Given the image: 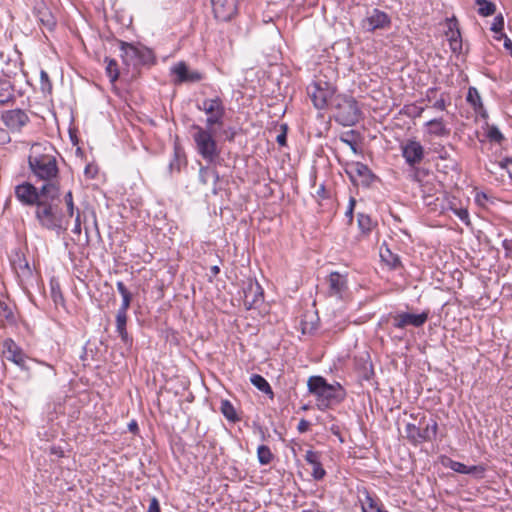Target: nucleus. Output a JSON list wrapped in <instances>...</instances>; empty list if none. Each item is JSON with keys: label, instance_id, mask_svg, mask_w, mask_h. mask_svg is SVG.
<instances>
[{"label": "nucleus", "instance_id": "f257e3e1", "mask_svg": "<svg viewBox=\"0 0 512 512\" xmlns=\"http://www.w3.org/2000/svg\"><path fill=\"white\" fill-rule=\"evenodd\" d=\"M60 198V185L53 183L35 207V219L46 230L54 231L58 235L68 229V217L62 211Z\"/></svg>", "mask_w": 512, "mask_h": 512}, {"label": "nucleus", "instance_id": "f03ea898", "mask_svg": "<svg viewBox=\"0 0 512 512\" xmlns=\"http://www.w3.org/2000/svg\"><path fill=\"white\" fill-rule=\"evenodd\" d=\"M56 150L49 143H35L30 149L28 164L32 174L45 183H59Z\"/></svg>", "mask_w": 512, "mask_h": 512}, {"label": "nucleus", "instance_id": "7ed1b4c3", "mask_svg": "<svg viewBox=\"0 0 512 512\" xmlns=\"http://www.w3.org/2000/svg\"><path fill=\"white\" fill-rule=\"evenodd\" d=\"M411 418L412 422H407L403 431V437L411 444L418 445L436 438L438 425L431 414H411Z\"/></svg>", "mask_w": 512, "mask_h": 512}, {"label": "nucleus", "instance_id": "20e7f679", "mask_svg": "<svg viewBox=\"0 0 512 512\" xmlns=\"http://www.w3.org/2000/svg\"><path fill=\"white\" fill-rule=\"evenodd\" d=\"M308 391L316 397L317 406L326 409L342 401L344 393L339 384H329L322 376H311L307 381Z\"/></svg>", "mask_w": 512, "mask_h": 512}, {"label": "nucleus", "instance_id": "39448f33", "mask_svg": "<svg viewBox=\"0 0 512 512\" xmlns=\"http://www.w3.org/2000/svg\"><path fill=\"white\" fill-rule=\"evenodd\" d=\"M191 130L197 153L207 162L213 163L220 156V149L215 140V130L193 124Z\"/></svg>", "mask_w": 512, "mask_h": 512}, {"label": "nucleus", "instance_id": "423d86ee", "mask_svg": "<svg viewBox=\"0 0 512 512\" xmlns=\"http://www.w3.org/2000/svg\"><path fill=\"white\" fill-rule=\"evenodd\" d=\"M361 118L357 101L352 97H341L336 105L335 119L343 126H353Z\"/></svg>", "mask_w": 512, "mask_h": 512}, {"label": "nucleus", "instance_id": "0eeeda50", "mask_svg": "<svg viewBox=\"0 0 512 512\" xmlns=\"http://www.w3.org/2000/svg\"><path fill=\"white\" fill-rule=\"evenodd\" d=\"M53 183H44L41 188H36L29 182H24L15 187V197L25 206H35L46 195Z\"/></svg>", "mask_w": 512, "mask_h": 512}, {"label": "nucleus", "instance_id": "6e6552de", "mask_svg": "<svg viewBox=\"0 0 512 512\" xmlns=\"http://www.w3.org/2000/svg\"><path fill=\"white\" fill-rule=\"evenodd\" d=\"M198 109L207 115L205 127L214 129V126L221 127L223 125L226 110L220 97L203 100Z\"/></svg>", "mask_w": 512, "mask_h": 512}, {"label": "nucleus", "instance_id": "1a4fd4ad", "mask_svg": "<svg viewBox=\"0 0 512 512\" xmlns=\"http://www.w3.org/2000/svg\"><path fill=\"white\" fill-rule=\"evenodd\" d=\"M307 92L314 106L317 109H323L334 95L335 87L325 80L318 79L308 86Z\"/></svg>", "mask_w": 512, "mask_h": 512}, {"label": "nucleus", "instance_id": "9d476101", "mask_svg": "<svg viewBox=\"0 0 512 512\" xmlns=\"http://www.w3.org/2000/svg\"><path fill=\"white\" fill-rule=\"evenodd\" d=\"M121 57L127 66H139L151 60V51L147 48H138L132 44L120 41Z\"/></svg>", "mask_w": 512, "mask_h": 512}, {"label": "nucleus", "instance_id": "9b49d317", "mask_svg": "<svg viewBox=\"0 0 512 512\" xmlns=\"http://www.w3.org/2000/svg\"><path fill=\"white\" fill-rule=\"evenodd\" d=\"M429 313L422 312L420 314H412L403 312L392 317L393 326L398 329H404L407 326L421 327L428 320Z\"/></svg>", "mask_w": 512, "mask_h": 512}, {"label": "nucleus", "instance_id": "f8f14e48", "mask_svg": "<svg viewBox=\"0 0 512 512\" xmlns=\"http://www.w3.org/2000/svg\"><path fill=\"white\" fill-rule=\"evenodd\" d=\"M171 72L175 75L174 82L181 83H196L203 79V74L196 70H190L187 64L183 61L177 63L171 68Z\"/></svg>", "mask_w": 512, "mask_h": 512}, {"label": "nucleus", "instance_id": "ddd939ff", "mask_svg": "<svg viewBox=\"0 0 512 512\" xmlns=\"http://www.w3.org/2000/svg\"><path fill=\"white\" fill-rule=\"evenodd\" d=\"M402 155L410 166L419 164L424 157V148L416 140H407L402 144Z\"/></svg>", "mask_w": 512, "mask_h": 512}, {"label": "nucleus", "instance_id": "4468645a", "mask_svg": "<svg viewBox=\"0 0 512 512\" xmlns=\"http://www.w3.org/2000/svg\"><path fill=\"white\" fill-rule=\"evenodd\" d=\"M263 301V290L257 282L249 281L243 289V303L246 309L255 308Z\"/></svg>", "mask_w": 512, "mask_h": 512}, {"label": "nucleus", "instance_id": "2eb2a0df", "mask_svg": "<svg viewBox=\"0 0 512 512\" xmlns=\"http://www.w3.org/2000/svg\"><path fill=\"white\" fill-rule=\"evenodd\" d=\"M2 120L11 131L18 132L29 122V117L23 110L14 109L4 112Z\"/></svg>", "mask_w": 512, "mask_h": 512}, {"label": "nucleus", "instance_id": "dca6fc26", "mask_svg": "<svg viewBox=\"0 0 512 512\" xmlns=\"http://www.w3.org/2000/svg\"><path fill=\"white\" fill-rule=\"evenodd\" d=\"M213 12L221 21L230 20L237 10V0H211Z\"/></svg>", "mask_w": 512, "mask_h": 512}, {"label": "nucleus", "instance_id": "f3484780", "mask_svg": "<svg viewBox=\"0 0 512 512\" xmlns=\"http://www.w3.org/2000/svg\"><path fill=\"white\" fill-rule=\"evenodd\" d=\"M64 203L66 206V216L68 217V223L70 219L74 217V227L72 232L76 235H80L82 228L81 213L78 208H75L72 191H68L64 195Z\"/></svg>", "mask_w": 512, "mask_h": 512}, {"label": "nucleus", "instance_id": "a211bd4d", "mask_svg": "<svg viewBox=\"0 0 512 512\" xmlns=\"http://www.w3.org/2000/svg\"><path fill=\"white\" fill-rule=\"evenodd\" d=\"M365 23L368 31H374L388 27L390 25V18L385 12L373 9L371 14L365 19Z\"/></svg>", "mask_w": 512, "mask_h": 512}, {"label": "nucleus", "instance_id": "6ab92c4d", "mask_svg": "<svg viewBox=\"0 0 512 512\" xmlns=\"http://www.w3.org/2000/svg\"><path fill=\"white\" fill-rule=\"evenodd\" d=\"M3 347L7 360L12 361L22 368L25 367V355L12 339H6L3 343Z\"/></svg>", "mask_w": 512, "mask_h": 512}, {"label": "nucleus", "instance_id": "aec40b11", "mask_svg": "<svg viewBox=\"0 0 512 512\" xmlns=\"http://www.w3.org/2000/svg\"><path fill=\"white\" fill-rule=\"evenodd\" d=\"M330 295L342 298L343 292L347 289V279L338 272H332L328 277Z\"/></svg>", "mask_w": 512, "mask_h": 512}, {"label": "nucleus", "instance_id": "412c9836", "mask_svg": "<svg viewBox=\"0 0 512 512\" xmlns=\"http://www.w3.org/2000/svg\"><path fill=\"white\" fill-rule=\"evenodd\" d=\"M12 265L22 283L28 282L33 278L32 269L23 256L17 254V259L13 260Z\"/></svg>", "mask_w": 512, "mask_h": 512}, {"label": "nucleus", "instance_id": "4be33fe9", "mask_svg": "<svg viewBox=\"0 0 512 512\" xmlns=\"http://www.w3.org/2000/svg\"><path fill=\"white\" fill-rule=\"evenodd\" d=\"M425 126L428 128L427 132L430 135L445 137L450 134V130L446 127L442 118L431 119L426 122Z\"/></svg>", "mask_w": 512, "mask_h": 512}, {"label": "nucleus", "instance_id": "5701e85b", "mask_svg": "<svg viewBox=\"0 0 512 512\" xmlns=\"http://www.w3.org/2000/svg\"><path fill=\"white\" fill-rule=\"evenodd\" d=\"M466 100L474 108L476 113H478L484 118L487 117V113L484 109L481 96L475 87H470L468 89Z\"/></svg>", "mask_w": 512, "mask_h": 512}, {"label": "nucleus", "instance_id": "b1692460", "mask_svg": "<svg viewBox=\"0 0 512 512\" xmlns=\"http://www.w3.org/2000/svg\"><path fill=\"white\" fill-rule=\"evenodd\" d=\"M127 314H116V332L120 336L124 344H132V338L129 336L126 325H127Z\"/></svg>", "mask_w": 512, "mask_h": 512}, {"label": "nucleus", "instance_id": "393cba45", "mask_svg": "<svg viewBox=\"0 0 512 512\" xmlns=\"http://www.w3.org/2000/svg\"><path fill=\"white\" fill-rule=\"evenodd\" d=\"M364 498L360 499L362 512H377L383 510L376 497H373L367 490L363 491Z\"/></svg>", "mask_w": 512, "mask_h": 512}, {"label": "nucleus", "instance_id": "a878e982", "mask_svg": "<svg viewBox=\"0 0 512 512\" xmlns=\"http://www.w3.org/2000/svg\"><path fill=\"white\" fill-rule=\"evenodd\" d=\"M14 89L9 80L0 78V105L10 102L14 95Z\"/></svg>", "mask_w": 512, "mask_h": 512}, {"label": "nucleus", "instance_id": "bb28decb", "mask_svg": "<svg viewBox=\"0 0 512 512\" xmlns=\"http://www.w3.org/2000/svg\"><path fill=\"white\" fill-rule=\"evenodd\" d=\"M457 25V22L452 21L449 24V29L451 31V36L449 37V44L450 48L454 53H460L462 50V40H461V34L459 29H456V31L453 30V27Z\"/></svg>", "mask_w": 512, "mask_h": 512}, {"label": "nucleus", "instance_id": "cd10ccee", "mask_svg": "<svg viewBox=\"0 0 512 512\" xmlns=\"http://www.w3.org/2000/svg\"><path fill=\"white\" fill-rule=\"evenodd\" d=\"M380 257L391 268H397L400 266V258L398 255L392 253L387 246L380 247Z\"/></svg>", "mask_w": 512, "mask_h": 512}, {"label": "nucleus", "instance_id": "c85d7f7f", "mask_svg": "<svg viewBox=\"0 0 512 512\" xmlns=\"http://www.w3.org/2000/svg\"><path fill=\"white\" fill-rule=\"evenodd\" d=\"M220 411L223 416L230 422H237L239 420L235 407L229 400H221Z\"/></svg>", "mask_w": 512, "mask_h": 512}, {"label": "nucleus", "instance_id": "c756f323", "mask_svg": "<svg viewBox=\"0 0 512 512\" xmlns=\"http://www.w3.org/2000/svg\"><path fill=\"white\" fill-rule=\"evenodd\" d=\"M250 382L261 392L273 396L272 388L263 376L259 374H252Z\"/></svg>", "mask_w": 512, "mask_h": 512}, {"label": "nucleus", "instance_id": "7c9ffc66", "mask_svg": "<svg viewBox=\"0 0 512 512\" xmlns=\"http://www.w3.org/2000/svg\"><path fill=\"white\" fill-rule=\"evenodd\" d=\"M0 317L9 324L16 323L13 307L4 300H0Z\"/></svg>", "mask_w": 512, "mask_h": 512}, {"label": "nucleus", "instance_id": "2f4dec72", "mask_svg": "<svg viewBox=\"0 0 512 512\" xmlns=\"http://www.w3.org/2000/svg\"><path fill=\"white\" fill-rule=\"evenodd\" d=\"M104 62L106 63V74L110 79L111 83H114L119 78V69L116 60L105 57Z\"/></svg>", "mask_w": 512, "mask_h": 512}, {"label": "nucleus", "instance_id": "473e14b6", "mask_svg": "<svg viewBox=\"0 0 512 512\" xmlns=\"http://www.w3.org/2000/svg\"><path fill=\"white\" fill-rule=\"evenodd\" d=\"M212 179L214 182H217L219 179L218 172L209 167L201 166L199 169V180L202 184L206 185L209 180Z\"/></svg>", "mask_w": 512, "mask_h": 512}, {"label": "nucleus", "instance_id": "72a5a7b5", "mask_svg": "<svg viewBox=\"0 0 512 512\" xmlns=\"http://www.w3.org/2000/svg\"><path fill=\"white\" fill-rule=\"evenodd\" d=\"M358 227L362 231V233L367 234L372 231L373 227L376 225L369 215L359 213L357 217Z\"/></svg>", "mask_w": 512, "mask_h": 512}, {"label": "nucleus", "instance_id": "f704fd0d", "mask_svg": "<svg viewBox=\"0 0 512 512\" xmlns=\"http://www.w3.org/2000/svg\"><path fill=\"white\" fill-rule=\"evenodd\" d=\"M475 3L478 6V13L481 16L487 17L495 13L496 6L494 3L488 0H476Z\"/></svg>", "mask_w": 512, "mask_h": 512}, {"label": "nucleus", "instance_id": "c9c22d12", "mask_svg": "<svg viewBox=\"0 0 512 512\" xmlns=\"http://www.w3.org/2000/svg\"><path fill=\"white\" fill-rule=\"evenodd\" d=\"M357 136L356 131L350 130L341 134L340 141L348 145L354 153H357Z\"/></svg>", "mask_w": 512, "mask_h": 512}, {"label": "nucleus", "instance_id": "e433bc0d", "mask_svg": "<svg viewBox=\"0 0 512 512\" xmlns=\"http://www.w3.org/2000/svg\"><path fill=\"white\" fill-rule=\"evenodd\" d=\"M442 464L446 467H449L450 469H452L455 472H458L461 474H466L467 465H465L461 462L454 461L447 457H443Z\"/></svg>", "mask_w": 512, "mask_h": 512}, {"label": "nucleus", "instance_id": "4c0bfd02", "mask_svg": "<svg viewBox=\"0 0 512 512\" xmlns=\"http://www.w3.org/2000/svg\"><path fill=\"white\" fill-rule=\"evenodd\" d=\"M51 297L56 305H64V296L58 283H51Z\"/></svg>", "mask_w": 512, "mask_h": 512}, {"label": "nucleus", "instance_id": "58836bf2", "mask_svg": "<svg viewBox=\"0 0 512 512\" xmlns=\"http://www.w3.org/2000/svg\"><path fill=\"white\" fill-rule=\"evenodd\" d=\"M486 468L484 465H467L466 474L473 476L476 479H481L484 477V473Z\"/></svg>", "mask_w": 512, "mask_h": 512}, {"label": "nucleus", "instance_id": "ea45409f", "mask_svg": "<svg viewBox=\"0 0 512 512\" xmlns=\"http://www.w3.org/2000/svg\"><path fill=\"white\" fill-rule=\"evenodd\" d=\"M258 460L262 465H267L271 463L274 456L271 453V450H257Z\"/></svg>", "mask_w": 512, "mask_h": 512}, {"label": "nucleus", "instance_id": "a19ab883", "mask_svg": "<svg viewBox=\"0 0 512 512\" xmlns=\"http://www.w3.org/2000/svg\"><path fill=\"white\" fill-rule=\"evenodd\" d=\"M40 81H41V90L43 92H50L52 90V85L49 80V76H48L47 72H45L44 70H42L40 72Z\"/></svg>", "mask_w": 512, "mask_h": 512}, {"label": "nucleus", "instance_id": "79ce46f5", "mask_svg": "<svg viewBox=\"0 0 512 512\" xmlns=\"http://www.w3.org/2000/svg\"><path fill=\"white\" fill-rule=\"evenodd\" d=\"M326 472L325 470L323 469L322 465L320 462L318 463H314L312 465V476L315 480H321L324 478Z\"/></svg>", "mask_w": 512, "mask_h": 512}, {"label": "nucleus", "instance_id": "37998d69", "mask_svg": "<svg viewBox=\"0 0 512 512\" xmlns=\"http://www.w3.org/2000/svg\"><path fill=\"white\" fill-rule=\"evenodd\" d=\"M488 138L491 140V141H495V142H501L503 140V135L502 133L500 132V130L495 127V126H492L489 128L488 130Z\"/></svg>", "mask_w": 512, "mask_h": 512}, {"label": "nucleus", "instance_id": "c03bdc74", "mask_svg": "<svg viewBox=\"0 0 512 512\" xmlns=\"http://www.w3.org/2000/svg\"><path fill=\"white\" fill-rule=\"evenodd\" d=\"M504 27V19L502 15H498L494 18V21L491 26V30L495 33L501 32Z\"/></svg>", "mask_w": 512, "mask_h": 512}, {"label": "nucleus", "instance_id": "a18cd8bd", "mask_svg": "<svg viewBox=\"0 0 512 512\" xmlns=\"http://www.w3.org/2000/svg\"><path fill=\"white\" fill-rule=\"evenodd\" d=\"M131 301H132V296L122 298V303H121L119 309L117 310V313L127 314V311L131 304Z\"/></svg>", "mask_w": 512, "mask_h": 512}, {"label": "nucleus", "instance_id": "49530a36", "mask_svg": "<svg viewBox=\"0 0 512 512\" xmlns=\"http://www.w3.org/2000/svg\"><path fill=\"white\" fill-rule=\"evenodd\" d=\"M169 167L171 171H173L174 169L178 172L180 171L181 159L178 150H175L174 160L170 163Z\"/></svg>", "mask_w": 512, "mask_h": 512}, {"label": "nucleus", "instance_id": "de8ad7c7", "mask_svg": "<svg viewBox=\"0 0 512 512\" xmlns=\"http://www.w3.org/2000/svg\"><path fill=\"white\" fill-rule=\"evenodd\" d=\"M434 152L438 154L439 158L440 159H443V160H447L449 159L450 157V154L449 152L447 151V149L442 146V145H439L438 147H435L434 148Z\"/></svg>", "mask_w": 512, "mask_h": 512}, {"label": "nucleus", "instance_id": "09e8293b", "mask_svg": "<svg viewBox=\"0 0 512 512\" xmlns=\"http://www.w3.org/2000/svg\"><path fill=\"white\" fill-rule=\"evenodd\" d=\"M306 461L311 465H313L314 463H318L319 457L317 451L307 450Z\"/></svg>", "mask_w": 512, "mask_h": 512}, {"label": "nucleus", "instance_id": "8fccbe9b", "mask_svg": "<svg viewBox=\"0 0 512 512\" xmlns=\"http://www.w3.org/2000/svg\"><path fill=\"white\" fill-rule=\"evenodd\" d=\"M116 286H117V290L120 293V295L122 296V298L132 296L131 292L128 290V288L125 286V284L122 281H118Z\"/></svg>", "mask_w": 512, "mask_h": 512}, {"label": "nucleus", "instance_id": "3c124183", "mask_svg": "<svg viewBox=\"0 0 512 512\" xmlns=\"http://www.w3.org/2000/svg\"><path fill=\"white\" fill-rule=\"evenodd\" d=\"M455 214L459 217L461 221H463L466 224H469V213L466 209H456Z\"/></svg>", "mask_w": 512, "mask_h": 512}, {"label": "nucleus", "instance_id": "603ef678", "mask_svg": "<svg viewBox=\"0 0 512 512\" xmlns=\"http://www.w3.org/2000/svg\"><path fill=\"white\" fill-rule=\"evenodd\" d=\"M147 512H161L160 510V504L156 497H152L150 499L149 507Z\"/></svg>", "mask_w": 512, "mask_h": 512}, {"label": "nucleus", "instance_id": "864d4df0", "mask_svg": "<svg viewBox=\"0 0 512 512\" xmlns=\"http://www.w3.org/2000/svg\"><path fill=\"white\" fill-rule=\"evenodd\" d=\"M355 171L357 172L358 175H361V176L366 175L370 172L367 165L359 163V162L356 163V165H355Z\"/></svg>", "mask_w": 512, "mask_h": 512}, {"label": "nucleus", "instance_id": "5fc2aeb1", "mask_svg": "<svg viewBox=\"0 0 512 512\" xmlns=\"http://www.w3.org/2000/svg\"><path fill=\"white\" fill-rule=\"evenodd\" d=\"M446 106H447L446 100L442 96L440 97V99L436 100L433 104V108L441 110V111L445 110Z\"/></svg>", "mask_w": 512, "mask_h": 512}, {"label": "nucleus", "instance_id": "6e6d98bb", "mask_svg": "<svg viewBox=\"0 0 512 512\" xmlns=\"http://www.w3.org/2000/svg\"><path fill=\"white\" fill-rule=\"evenodd\" d=\"M85 175L90 177V178H94L95 175L97 174V168L91 164H88L86 167H85V171H84Z\"/></svg>", "mask_w": 512, "mask_h": 512}, {"label": "nucleus", "instance_id": "4d7b16f0", "mask_svg": "<svg viewBox=\"0 0 512 512\" xmlns=\"http://www.w3.org/2000/svg\"><path fill=\"white\" fill-rule=\"evenodd\" d=\"M127 428L129 433H131L133 436H136L138 434L139 427L136 420H132L131 422H129Z\"/></svg>", "mask_w": 512, "mask_h": 512}, {"label": "nucleus", "instance_id": "13d9d810", "mask_svg": "<svg viewBox=\"0 0 512 512\" xmlns=\"http://www.w3.org/2000/svg\"><path fill=\"white\" fill-rule=\"evenodd\" d=\"M40 20L49 29H52V27L55 25V21L50 14L47 15L46 19L44 17H41Z\"/></svg>", "mask_w": 512, "mask_h": 512}, {"label": "nucleus", "instance_id": "bf43d9fd", "mask_svg": "<svg viewBox=\"0 0 512 512\" xmlns=\"http://www.w3.org/2000/svg\"><path fill=\"white\" fill-rule=\"evenodd\" d=\"M310 427V422L305 420V419H302L300 420V422L298 423V426H297V429L303 433V432H306Z\"/></svg>", "mask_w": 512, "mask_h": 512}, {"label": "nucleus", "instance_id": "052dcab7", "mask_svg": "<svg viewBox=\"0 0 512 512\" xmlns=\"http://www.w3.org/2000/svg\"><path fill=\"white\" fill-rule=\"evenodd\" d=\"M424 171L420 170V169H415L412 171L411 173V178L414 180V181H417V182H421L422 180V175H424Z\"/></svg>", "mask_w": 512, "mask_h": 512}, {"label": "nucleus", "instance_id": "680f3d73", "mask_svg": "<svg viewBox=\"0 0 512 512\" xmlns=\"http://www.w3.org/2000/svg\"><path fill=\"white\" fill-rule=\"evenodd\" d=\"M354 206H355V199L351 198L350 199V203H349V207L346 211V216L349 218V221H352L353 219V209H354Z\"/></svg>", "mask_w": 512, "mask_h": 512}, {"label": "nucleus", "instance_id": "e2e57ef3", "mask_svg": "<svg viewBox=\"0 0 512 512\" xmlns=\"http://www.w3.org/2000/svg\"><path fill=\"white\" fill-rule=\"evenodd\" d=\"M501 37H504V47L510 52V55L512 56V40L504 34H502Z\"/></svg>", "mask_w": 512, "mask_h": 512}, {"label": "nucleus", "instance_id": "0e129e2a", "mask_svg": "<svg viewBox=\"0 0 512 512\" xmlns=\"http://www.w3.org/2000/svg\"><path fill=\"white\" fill-rule=\"evenodd\" d=\"M475 200L479 205H484V202L487 200V195L483 192L477 193Z\"/></svg>", "mask_w": 512, "mask_h": 512}, {"label": "nucleus", "instance_id": "69168bd1", "mask_svg": "<svg viewBox=\"0 0 512 512\" xmlns=\"http://www.w3.org/2000/svg\"><path fill=\"white\" fill-rule=\"evenodd\" d=\"M276 140L279 145H281V146L285 145L286 144V134L285 133L279 134L277 136Z\"/></svg>", "mask_w": 512, "mask_h": 512}, {"label": "nucleus", "instance_id": "338daca9", "mask_svg": "<svg viewBox=\"0 0 512 512\" xmlns=\"http://www.w3.org/2000/svg\"><path fill=\"white\" fill-rule=\"evenodd\" d=\"M508 164H512V159L506 158L504 161H501V162L499 163V166H500L502 169H506Z\"/></svg>", "mask_w": 512, "mask_h": 512}, {"label": "nucleus", "instance_id": "774afa93", "mask_svg": "<svg viewBox=\"0 0 512 512\" xmlns=\"http://www.w3.org/2000/svg\"><path fill=\"white\" fill-rule=\"evenodd\" d=\"M437 92V89L436 88H430L428 91H427V98L428 100H431L432 97L436 94Z\"/></svg>", "mask_w": 512, "mask_h": 512}]
</instances>
